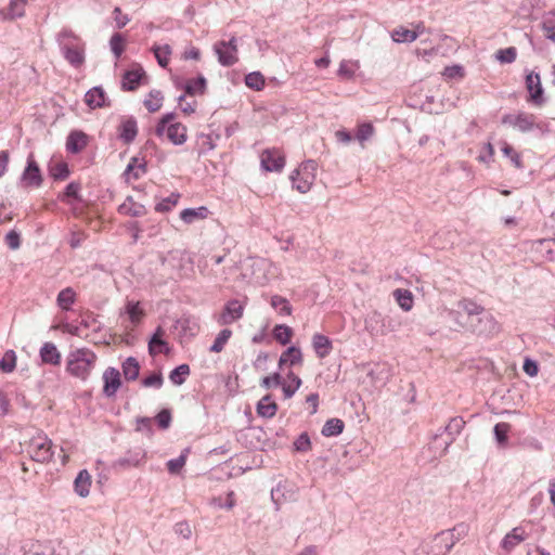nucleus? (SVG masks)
Listing matches in <instances>:
<instances>
[{"mask_svg": "<svg viewBox=\"0 0 555 555\" xmlns=\"http://www.w3.org/2000/svg\"><path fill=\"white\" fill-rule=\"evenodd\" d=\"M64 59L75 68L85 63V42L70 28L64 27L56 36Z\"/></svg>", "mask_w": 555, "mask_h": 555, "instance_id": "nucleus-1", "label": "nucleus"}, {"mask_svg": "<svg viewBox=\"0 0 555 555\" xmlns=\"http://www.w3.org/2000/svg\"><path fill=\"white\" fill-rule=\"evenodd\" d=\"M96 361V354L88 348H79L69 352L66 370L77 378L87 379Z\"/></svg>", "mask_w": 555, "mask_h": 555, "instance_id": "nucleus-2", "label": "nucleus"}, {"mask_svg": "<svg viewBox=\"0 0 555 555\" xmlns=\"http://www.w3.org/2000/svg\"><path fill=\"white\" fill-rule=\"evenodd\" d=\"M317 169L318 164L315 160L308 159L301 163L300 166L295 169L289 177L293 183V188L298 190L300 193H307L315 180Z\"/></svg>", "mask_w": 555, "mask_h": 555, "instance_id": "nucleus-3", "label": "nucleus"}, {"mask_svg": "<svg viewBox=\"0 0 555 555\" xmlns=\"http://www.w3.org/2000/svg\"><path fill=\"white\" fill-rule=\"evenodd\" d=\"M502 124L509 125L520 132H530L534 129L544 131L545 124L538 121L537 116L527 112H518L517 114H505L502 117Z\"/></svg>", "mask_w": 555, "mask_h": 555, "instance_id": "nucleus-4", "label": "nucleus"}, {"mask_svg": "<svg viewBox=\"0 0 555 555\" xmlns=\"http://www.w3.org/2000/svg\"><path fill=\"white\" fill-rule=\"evenodd\" d=\"M52 446V440L49 439L47 435L38 433L29 440L28 453L36 462H49L53 456Z\"/></svg>", "mask_w": 555, "mask_h": 555, "instance_id": "nucleus-5", "label": "nucleus"}, {"mask_svg": "<svg viewBox=\"0 0 555 555\" xmlns=\"http://www.w3.org/2000/svg\"><path fill=\"white\" fill-rule=\"evenodd\" d=\"M526 89L529 93L527 102L541 107L546 103L544 89L541 83L540 74L533 70L527 73L525 77Z\"/></svg>", "mask_w": 555, "mask_h": 555, "instance_id": "nucleus-6", "label": "nucleus"}, {"mask_svg": "<svg viewBox=\"0 0 555 555\" xmlns=\"http://www.w3.org/2000/svg\"><path fill=\"white\" fill-rule=\"evenodd\" d=\"M454 546V541L449 538V532L443 530L434 535V538L421 546L425 555H447Z\"/></svg>", "mask_w": 555, "mask_h": 555, "instance_id": "nucleus-7", "label": "nucleus"}, {"mask_svg": "<svg viewBox=\"0 0 555 555\" xmlns=\"http://www.w3.org/2000/svg\"><path fill=\"white\" fill-rule=\"evenodd\" d=\"M477 335L491 336L499 332V324L494 317L486 310L466 324Z\"/></svg>", "mask_w": 555, "mask_h": 555, "instance_id": "nucleus-8", "label": "nucleus"}, {"mask_svg": "<svg viewBox=\"0 0 555 555\" xmlns=\"http://www.w3.org/2000/svg\"><path fill=\"white\" fill-rule=\"evenodd\" d=\"M43 178L38 163L34 154L30 153L27 157L26 167L21 176V184L23 188H40Z\"/></svg>", "mask_w": 555, "mask_h": 555, "instance_id": "nucleus-9", "label": "nucleus"}, {"mask_svg": "<svg viewBox=\"0 0 555 555\" xmlns=\"http://www.w3.org/2000/svg\"><path fill=\"white\" fill-rule=\"evenodd\" d=\"M139 132L138 121L133 116H122L117 127V137L126 145L131 144Z\"/></svg>", "mask_w": 555, "mask_h": 555, "instance_id": "nucleus-10", "label": "nucleus"}, {"mask_svg": "<svg viewBox=\"0 0 555 555\" xmlns=\"http://www.w3.org/2000/svg\"><path fill=\"white\" fill-rule=\"evenodd\" d=\"M244 307L237 299L229 300L217 321L220 325H229L243 317Z\"/></svg>", "mask_w": 555, "mask_h": 555, "instance_id": "nucleus-11", "label": "nucleus"}, {"mask_svg": "<svg viewBox=\"0 0 555 555\" xmlns=\"http://www.w3.org/2000/svg\"><path fill=\"white\" fill-rule=\"evenodd\" d=\"M103 395L106 398L114 397L121 386L120 372L113 366L107 367L103 373Z\"/></svg>", "mask_w": 555, "mask_h": 555, "instance_id": "nucleus-12", "label": "nucleus"}, {"mask_svg": "<svg viewBox=\"0 0 555 555\" xmlns=\"http://www.w3.org/2000/svg\"><path fill=\"white\" fill-rule=\"evenodd\" d=\"M145 451L141 448L129 450L125 456L114 461L112 467L114 469H127L139 466L145 459Z\"/></svg>", "mask_w": 555, "mask_h": 555, "instance_id": "nucleus-13", "label": "nucleus"}, {"mask_svg": "<svg viewBox=\"0 0 555 555\" xmlns=\"http://www.w3.org/2000/svg\"><path fill=\"white\" fill-rule=\"evenodd\" d=\"M285 166V157L278 150H266L261 154V167L263 170L273 172L281 171Z\"/></svg>", "mask_w": 555, "mask_h": 555, "instance_id": "nucleus-14", "label": "nucleus"}, {"mask_svg": "<svg viewBox=\"0 0 555 555\" xmlns=\"http://www.w3.org/2000/svg\"><path fill=\"white\" fill-rule=\"evenodd\" d=\"M85 102L91 109L111 106V102L106 101L105 91L101 86L88 90L85 94Z\"/></svg>", "mask_w": 555, "mask_h": 555, "instance_id": "nucleus-15", "label": "nucleus"}, {"mask_svg": "<svg viewBox=\"0 0 555 555\" xmlns=\"http://www.w3.org/2000/svg\"><path fill=\"white\" fill-rule=\"evenodd\" d=\"M214 51L217 55L218 62L224 67L233 66L238 61L236 53L232 52L225 46V40H220L214 44Z\"/></svg>", "mask_w": 555, "mask_h": 555, "instance_id": "nucleus-16", "label": "nucleus"}, {"mask_svg": "<svg viewBox=\"0 0 555 555\" xmlns=\"http://www.w3.org/2000/svg\"><path fill=\"white\" fill-rule=\"evenodd\" d=\"M89 137L81 130H73L66 139V151L72 154L80 153L88 145Z\"/></svg>", "mask_w": 555, "mask_h": 555, "instance_id": "nucleus-17", "label": "nucleus"}, {"mask_svg": "<svg viewBox=\"0 0 555 555\" xmlns=\"http://www.w3.org/2000/svg\"><path fill=\"white\" fill-rule=\"evenodd\" d=\"M28 0H11L8 9H0V18L2 21H13L25 15V8Z\"/></svg>", "mask_w": 555, "mask_h": 555, "instance_id": "nucleus-18", "label": "nucleus"}, {"mask_svg": "<svg viewBox=\"0 0 555 555\" xmlns=\"http://www.w3.org/2000/svg\"><path fill=\"white\" fill-rule=\"evenodd\" d=\"M527 537L528 534L525 530V527H516L505 534L501 541V547L506 552H511L515 546L525 541Z\"/></svg>", "mask_w": 555, "mask_h": 555, "instance_id": "nucleus-19", "label": "nucleus"}, {"mask_svg": "<svg viewBox=\"0 0 555 555\" xmlns=\"http://www.w3.org/2000/svg\"><path fill=\"white\" fill-rule=\"evenodd\" d=\"M144 75L145 73L142 67H139L138 69L126 70L122 75L121 89L124 91L137 90Z\"/></svg>", "mask_w": 555, "mask_h": 555, "instance_id": "nucleus-20", "label": "nucleus"}, {"mask_svg": "<svg viewBox=\"0 0 555 555\" xmlns=\"http://www.w3.org/2000/svg\"><path fill=\"white\" fill-rule=\"evenodd\" d=\"M312 347L317 357L324 359L332 352L333 343L327 336L321 333H315L312 336Z\"/></svg>", "mask_w": 555, "mask_h": 555, "instance_id": "nucleus-21", "label": "nucleus"}, {"mask_svg": "<svg viewBox=\"0 0 555 555\" xmlns=\"http://www.w3.org/2000/svg\"><path fill=\"white\" fill-rule=\"evenodd\" d=\"M39 356L44 364L50 365H60L61 364V353L57 350L56 346L53 343H44L40 350Z\"/></svg>", "mask_w": 555, "mask_h": 555, "instance_id": "nucleus-22", "label": "nucleus"}, {"mask_svg": "<svg viewBox=\"0 0 555 555\" xmlns=\"http://www.w3.org/2000/svg\"><path fill=\"white\" fill-rule=\"evenodd\" d=\"M164 331L160 326H158L149 340V352L151 356H155L157 353H168L169 347L166 340L163 339Z\"/></svg>", "mask_w": 555, "mask_h": 555, "instance_id": "nucleus-23", "label": "nucleus"}, {"mask_svg": "<svg viewBox=\"0 0 555 555\" xmlns=\"http://www.w3.org/2000/svg\"><path fill=\"white\" fill-rule=\"evenodd\" d=\"M256 411L260 417L272 418L278 412V404L272 401L271 395H266L258 401Z\"/></svg>", "mask_w": 555, "mask_h": 555, "instance_id": "nucleus-24", "label": "nucleus"}, {"mask_svg": "<svg viewBox=\"0 0 555 555\" xmlns=\"http://www.w3.org/2000/svg\"><path fill=\"white\" fill-rule=\"evenodd\" d=\"M465 426V421L461 416L452 417L449 424L444 427V431L450 436L449 440L444 441L442 453H446L450 444L454 441L455 436L459 435Z\"/></svg>", "mask_w": 555, "mask_h": 555, "instance_id": "nucleus-25", "label": "nucleus"}, {"mask_svg": "<svg viewBox=\"0 0 555 555\" xmlns=\"http://www.w3.org/2000/svg\"><path fill=\"white\" fill-rule=\"evenodd\" d=\"M90 487H91V476H90V474L88 473L87 469L80 470L78 473V475L76 476L75 481H74L75 492L80 498H86V496L89 495Z\"/></svg>", "mask_w": 555, "mask_h": 555, "instance_id": "nucleus-26", "label": "nucleus"}, {"mask_svg": "<svg viewBox=\"0 0 555 555\" xmlns=\"http://www.w3.org/2000/svg\"><path fill=\"white\" fill-rule=\"evenodd\" d=\"M457 307L466 314L465 324L475 321V318L486 310L482 306L470 299L460 300Z\"/></svg>", "mask_w": 555, "mask_h": 555, "instance_id": "nucleus-27", "label": "nucleus"}, {"mask_svg": "<svg viewBox=\"0 0 555 555\" xmlns=\"http://www.w3.org/2000/svg\"><path fill=\"white\" fill-rule=\"evenodd\" d=\"M167 138L175 145H181L186 141V127L181 122H173L167 127Z\"/></svg>", "mask_w": 555, "mask_h": 555, "instance_id": "nucleus-28", "label": "nucleus"}, {"mask_svg": "<svg viewBox=\"0 0 555 555\" xmlns=\"http://www.w3.org/2000/svg\"><path fill=\"white\" fill-rule=\"evenodd\" d=\"M210 214L209 209L206 206H199L196 208H185L181 211L180 218L186 224H191L196 220H203L208 217Z\"/></svg>", "mask_w": 555, "mask_h": 555, "instance_id": "nucleus-29", "label": "nucleus"}, {"mask_svg": "<svg viewBox=\"0 0 555 555\" xmlns=\"http://www.w3.org/2000/svg\"><path fill=\"white\" fill-rule=\"evenodd\" d=\"M140 363L134 357H128L122 363H121V371L124 378L127 382H133L138 379L140 374Z\"/></svg>", "mask_w": 555, "mask_h": 555, "instance_id": "nucleus-30", "label": "nucleus"}, {"mask_svg": "<svg viewBox=\"0 0 555 555\" xmlns=\"http://www.w3.org/2000/svg\"><path fill=\"white\" fill-rule=\"evenodd\" d=\"M289 365H297L302 363V352L299 347L289 346L280 357L279 366L282 367L285 363Z\"/></svg>", "mask_w": 555, "mask_h": 555, "instance_id": "nucleus-31", "label": "nucleus"}, {"mask_svg": "<svg viewBox=\"0 0 555 555\" xmlns=\"http://www.w3.org/2000/svg\"><path fill=\"white\" fill-rule=\"evenodd\" d=\"M207 90V80L203 75L196 79H190L184 85V91L188 95L204 94Z\"/></svg>", "mask_w": 555, "mask_h": 555, "instance_id": "nucleus-32", "label": "nucleus"}, {"mask_svg": "<svg viewBox=\"0 0 555 555\" xmlns=\"http://www.w3.org/2000/svg\"><path fill=\"white\" fill-rule=\"evenodd\" d=\"M76 301V293L72 287L62 289L56 298V304L60 309L68 311Z\"/></svg>", "mask_w": 555, "mask_h": 555, "instance_id": "nucleus-33", "label": "nucleus"}, {"mask_svg": "<svg viewBox=\"0 0 555 555\" xmlns=\"http://www.w3.org/2000/svg\"><path fill=\"white\" fill-rule=\"evenodd\" d=\"M345 423L340 418H330L322 427L321 434L324 437H336L343 433Z\"/></svg>", "mask_w": 555, "mask_h": 555, "instance_id": "nucleus-34", "label": "nucleus"}, {"mask_svg": "<svg viewBox=\"0 0 555 555\" xmlns=\"http://www.w3.org/2000/svg\"><path fill=\"white\" fill-rule=\"evenodd\" d=\"M48 171H49V175L55 181H64L70 175V170H69L68 164L66 162H59L56 164H50L48 167Z\"/></svg>", "mask_w": 555, "mask_h": 555, "instance_id": "nucleus-35", "label": "nucleus"}, {"mask_svg": "<svg viewBox=\"0 0 555 555\" xmlns=\"http://www.w3.org/2000/svg\"><path fill=\"white\" fill-rule=\"evenodd\" d=\"M418 36L420 31L410 30L402 26L393 29L391 33L392 40L399 43L413 42Z\"/></svg>", "mask_w": 555, "mask_h": 555, "instance_id": "nucleus-36", "label": "nucleus"}, {"mask_svg": "<svg viewBox=\"0 0 555 555\" xmlns=\"http://www.w3.org/2000/svg\"><path fill=\"white\" fill-rule=\"evenodd\" d=\"M80 189L81 184L79 182L72 181L70 183L67 184L64 192L57 196V198L64 203H69V198H74L77 202H81L82 198L79 195Z\"/></svg>", "mask_w": 555, "mask_h": 555, "instance_id": "nucleus-37", "label": "nucleus"}, {"mask_svg": "<svg viewBox=\"0 0 555 555\" xmlns=\"http://www.w3.org/2000/svg\"><path fill=\"white\" fill-rule=\"evenodd\" d=\"M191 370L189 364H180L176 366L169 374V379L173 385L180 386L182 385L186 377L190 375Z\"/></svg>", "mask_w": 555, "mask_h": 555, "instance_id": "nucleus-38", "label": "nucleus"}, {"mask_svg": "<svg viewBox=\"0 0 555 555\" xmlns=\"http://www.w3.org/2000/svg\"><path fill=\"white\" fill-rule=\"evenodd\" d=\"M287 378L292 382L289 383V385H286L282 382V390H283V393H284V397L286 399H289L292 398L295 392L299 389V387L301 386V379L298 375H296L294 372L289 371L287 373Z\"/></svg>", "mask_w": 555, "mask_h": 555, "instance_id": "nucleus-39", "label": "nucleus"}, {"mask_svg": "<svg viewBox=\"0 0 555 555\" xmlns=\"http://www.w3.org/2000/svg\"><path fill=\"white\" fill-rule=\"evenodd\" d=\"M163 99L164 96L159 90H152L144 100V106L150 113H155L162 107Z\"/></svg>", "mask_w": 555, "mask_h": 555, "instance_id": "nucleus-40", "label": "nucleus"}, {"mask_svg": "<svg viewBox=\"0 0 555 555\" xmlns=\"http://www.w3.org/2000/svg\"><path fill=\"white\" fill-rule=\"evenodd\" d=\"M398 305L404 311H410L413 307V295L408 289L398 288L393 292Z\"/></svg>", "mask_w": 555, "mask_h": 555, "instance_id": "nucleus-41", "label": "nucleus"}, {"mask_svg": "<svg viewBox=\"0 0 555 555\" xmlns=\"http://www.w3.org/2000/svg\"><path fill=\"white\" fill-rule=\"evenodd\" d=\"M232 336V331L229 328H223L219 332L217 337L215 338V341L209 347L210 352L219 353L224 349V346L227 345L228 340Z\"/></svg>", "mask_w": 555, "mask_h": 555, "instance_id": "nucleus-42", "label": "nucleus"}, {"mask_svg": "<svg viewBox=\"0 0 555 555\" xmlns=\"http://www.w3.org/2000/svg\"><path fill=\"white\" fill-rule=\"evenodd\" d=\"M292 336L293 330L285 324L275 325L273 328V337L281 345H287L291 341Z\"/></svg>", "mask_w": 555, "mask_h": 555, "instance_id": "nucleus-43", "label": "nucleus"}, {"mask_svg": "<svg viewBox=\"0 0 555 555\" xmlns=\"http://www.w3.org/2000/svg\"><path fill=\"white\" fill-rule=\"evenodd\" d=\"M271 306L278 310L281 315H291L292 306L289 301L280 295H273L270 300Z\"/></svg>", "mask_w": 555, "mask_h": 555, "instance_id": "nucleus-44", "label": "nucleus"}, {"mask_svg": "<svg viewBox=\"0 0 555 555\" xmlns=\"http://www.w3.org/2000/svg\"><path fill=\"white\" fill-rule=\"evenodd\" d=\"M245 85L256 91L264 88V77L260 72H251L245 76Z\"/></svg>", "mask_w": 555, "mask_h": 555, "instance_id": "nucleus-45", "label": "nucleus"}, {"mask_svg": "<svg viewBox=\"0 0 555 555\" xmlns=\"http://www.w3.org/2000/svg\"><path fill=\"white\" fill-rule=\"evenodd\" d=\"M469 525L466 522H459L453 528L443 530L444 532H449V538H452L454 541V545L468 535Z\"/></svg>", "mask_w": 555, "mask_h": 555, "instance_id": "nucleus-46", "label": "nucleus"}, {"mask_svg": "<svg viewBox=\"0 0 555 555\" xmlns=\"http://www.w3.org/2000/svg\"><path fill=\"white\" fill-rule=\"evenodd\" d=\"M152 51L157 60V63L160 67H167L169 63V55L171 54V48L169 44H165L164 47L154 46Z\"/></svg>", "mask_w": 555, "mask_h": 555, "instance_id": "nucleus-47", "label": "nucleus"}, {"mask_svg": "<svg viewBox=\"0 0 555 555\" xmlns=\"http://www.w3.org/2000/svg\"><path fill=\"white\" fill-rule=\"evenodd\" d=\"M16 366V353L14 350H8L0 360V370L3 373H11Z\"/></svg>", "mask_w": 555, "mask_h": 555, "instance_id": "nucleus-48", "label": "nucleus"}, {"mask_svg": "<svg viewBox=\"0 0 555 555\" xmlns=\"http://www.w3.org/2000/svg\"><path fill=\"white\" fill-rule=\"evenodd\" d=\"M545 38L555 42V14H547L544 16L541 24Z\"/></svg>", "mask_w": 555, "mask_h": 555, "instance_id": "nucleus-49", "label": "nucleus"}, {"mask_svg": "<svg viewBox=\"0 0 555 555\" xmlns=\"http://www.w3.org/2000/svg\"><path fill=\"white\" fill-rule=\"evenodd\" d=\"M375 132L374 126L371 122H362L358 126L356 139L362 144L370 140Z\"/></svg>", "mask_w": 555, "mask_h": 555, "instance_id": "nucleus-50", "label": "nucleus"}, {"mask_svg": "<svg viewBox=\"0 0 555 555\" xmlns=\"http://www.w3.org/2000/svg\"><path fill=\"white\" fill-rule=\"evenodd\" d=\"M125 38L121 34L115 33L109 40V46L116 59H119L125 51Z\"/></svg>", "mask_w": 555, "mask_h": 555, "instance_id": "nucleus-51", "label": "nucleus"}, {"mask_svg": "<svg viewBox=\"0 0 555 555\" xmlns=\"http://www.w3.org/2000/svg\"><path fill=\"white\" fill-rule=\"evenodd\" d=\"M189 450L182 452L178 457L171 459L167 462L168 472L172 475L179 474L186 462V453Z\"/></svg>", "mask_w": 555, "mask_h": 555, "instance_id": "nucleus-52", "label": "nucleus"}, {"mask_svg": "<svg viewBox=\"0 0 555 555\" xmlns=\"http://www.w3.org/2000/svg\"><path fill=\"white\" fill-rule=\"evenodd\" d=\"M495 57L498 61H500L502 64H511L513 63L517 57V50L515 47H508L506 49H500Z\"/></svg>", "mask_w": 555, "mask_h": 555, "instance_id": "nucleus-53", "label": "nucleus"}, {"mask_svg": "<svg viewBox=\"0 0 555 555\" xmlns=\"http://www.w3.org/2000/svg\"><path fill=\"white\" fill-rule=\"evenodd\" d=\"M511 429L508 423H498L494 425L493 433L499 444H505L507 442V435Z\"/></svg>", "mask_w": 555, "mask_h": 555, "instance_id": "nucleus-54", "label": "nucleus"}, {"mask_svg": "<svg viewBox=\"0 0 555 555\" xmlns=\"http://www.w3.org/2000/svg\"><path fill=\"white\" fill-rule=\"evenodd\" d=\"M296 452H308L311 450V440L308 433H301L293 443Z\"/></svg>", "mask_w": 555, "mask_h": 555, "instance_id": "nucleus-55", "label": "nucleus"}, {"mask_svg": "<svg viewBox=\"0 0 555 555\" xmlns=\"http://www.w3.org/2000/svg\"><path fill=\"white\" fill-rule=\"evenodd\" d=\"M502 152L505 156L509 157L511 162L517 169L524 168L520 154L517 153L512 145L504 143Z\"/></svg>", "mask_w": 555, "mask_h": 555, "instance_id": "nucleus-56", "label": "nucleus"}, {"mask_svg": "<svg viewBox=\"0 0 555 555\" xmlns=\"http://www.w3.org/2000/svg\"><path fill=\"white\" fill-rule=\"evenodd\" d=\"M126 312L129 315L130 321L133 324H138L143 315L142 309L139 307V302L128 301L126 306Z\"/></svg>", "mask_w": 555, "mask_h": 555, "instance_id": "nucleus-57", "label": "nucleus"}, {"mask_svg": "<svg viewBox=\"0 0 555 555\" xmlns=\"http://www.w3.org/2000/svg\"><path fill=\"white\" fill-rule=\"evenodd\" d=\"M143 387L160 388L164 384V378L160 372H153L149 376L141 379Z\"/></svg>", "mask_w": 555, "mask_h": 555, "instance_id": "nucleus-58", "label": "nucleus"}, {"mask_svg": "<svg viewBox=\"0 0 555 555\" xmlns=\"http://www.w3.org/2000/svg\"><path fill=\"white\" fill-rule=\"evenodd\" d=\"M128 201H130L132 205L127 208L126 204H122L119 208L120 210H126V214L131 217H141L146 214V208L144 205L132 202L131 197H128Z\"/></svg>", "mask_w": 555, "mask_h": 555, "instance_id": "nucleus-59", "label": "nucleus"}, {"mask_svg": "<svg viewBox=\"0 0 555 555\" xmlns=\"http://www.w3.org/2000/svg\"><path fill=\"white\" fill-rule=\"evenodd\" d=\"M178 198H179V194H177V195L172 194L171 196L164 198L162 202L156 204L155 210L158 212L169 211L171 209V207L177 204Z\"/></svg>", "mask_w": 555, "mask_h": 555, "instance_id": "nucleus-60", "label": "nucleus"}, {"mask_svg": "<svg viewBox=\"0 0 555 555\" xmlns=\"http://www.w3.org/2000/svg\"><path fill=\"white\" fill-rule=\"evenodd\" d=\"M155 420H156L159 428L167 429L170 426V423L172 420L170 410L163 409L162 411H159L157 413V415L155 416Z\"/></svg>", "mask_w": 555, "mask_h": 555, "instance_id": "nucleus-61", "label": "nucleus"}, {"mask_svg": "<svg viewBox=\"0 0 555 555\" xmlns=\"http://www.w3.org/2000/svg\"><path fill=\"white\" fill-rule=\"evenodd\" d=\"M285 488L286 487L284 485L279 483L275 488L271 490V499L276 506L286 501Z\"/></svg>", "mask_w": 555, "mask_h": 555, "instance_id": "nucleus-62", "label": "nucleus"}, {"mask_svg": "<svg viewBox=\"0 0 555 555\" xmlns=\"http://www.w3.org/2000/svg\"><path fill=\"white\" fill-rule=\"evenodd\" d=\"M4 242L11 249H17L21 246V235L17 231L11 230L7 233Z\"/></svg>", "mask_w": 555, "mask_h": 555, "instance_id": "nucleus-63", "label": "nucleus"}, {"mask_svg": "<svg viewBox=\"0 0 555 555\" xmlns=\"http://www.w3.org/2000/svg\"><path fill=\"white\" fill-rule=\"evenodd\" d=\"M173 531L185 540H189L192 535L191 527L186 521L177 522L173 527Z\"/></svg>", "mask_w": 555, "mask_h": 555, "instance_id": "nucleus-64", "label": "nucleus"}]
</instances>
